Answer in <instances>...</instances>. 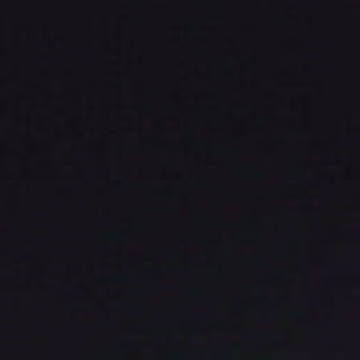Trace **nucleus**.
<instances>
[{
	"mask_svg": "<svg viewBox=\"0 0 360 360\" xmlns=\"http://www.w3.org/2000/svg\"><path fill=\"white\" fill-rule=\"evenodd\" d=\"M118 236L117 235H113L112 237L113 238H117Z\"/></svg>",
	"mask_w": 360,
	"mask_h": 360,
	"instance_id": "f257e3e1",
	"label": "nucleus"
}]
</instances>
